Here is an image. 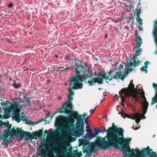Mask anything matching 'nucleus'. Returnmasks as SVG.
Segmentation results:
<instances>
[{
	"mask_svg": "<svg viewBox=\"0 0 157 157\" xmlns=\"http://www.w3.org/2000/svg\"><path fill=\"white\" fill-rule=\"evenodd\" d=\"M142 52V49L140 48L137 50L136 51L137 53L139 54V53H140Z\"/></svg>",
	"mask_w": 157,
	"mask_h": 157,
	"instance_id": "obj_45",
	"label": "nucleus"
},
{
	"mask_svg": "<svg viewBox=\"0 0 157 157\" xmlns=\"http://www.w3.org/2000/svg\"><path fill=\"white\" fill-rule=\"evenodd\" d=\"M146 103L147 104L146 105H143V113L142 114H140V118H141V120L142 119H145L146 117L144 115L147 112V109L148 108V102H146Z\"/></svg>",
	"mask_w": 157,
	"mask_h": 157,
	"instance_id": "obj_19",
	"label": "nucleus"
},
{
	"mask_svg": "<svg viewBox=\"0 0 157 157\" xmlns=\"http://www.w3.org/2000/svg\"><path fill=\"white\" fill-rule=\"evenodd\" d=\"M65 66L66 67H67L65 68H64V69H62V70H61V71H67L69 70L71 68V67L70 66L69 67H67V64Z\"/></svg>",
	"mask_w": 157,
	"mask_h": 157,
	"instance_id": "obj_36",
	"label": "nucleus"
},
{
	"mask_svg": "<svg viewBox=\"0 0 157 157\" xmlns=\"http://www.w3.org/2000/svg\"><path fill=\"white\" fill-rule=\"evenodd\" d=\"M19 100V101H20V98H18L17 99V100H16V101H17V100Z\"/></svg>",
	"mask_w": 157,
	"mask_h": 157,
	"instance_id": "obj_59",
	"label": "nucleus"
},
{
	"mask_svg": "<svg viewBox=\"0 0 157 157\" xmlns=\"http://www.w3.org/2000/svg\"><path fill=\"white\" fill-rule=\"evenodd\" d=\"M12 124H9L8 126H6V128H11V127L12 126Z\"/></svg>",
	"mask_w": 157,
	"mask_h": 157,
	"instance_id": "obj_54",
	"label": "nucleus"
},
{
	"mask_svg": "<svg viewBox=\"0 0 157 157\" xmlns=\"http://www.w3.org/2000/svg\"><path fill=\"white\" fill-rule=\"evenodd\" d=\"M87 113H83V114H79L78 115H81V117L82 118V119H84L85 117L87 115Z\"/></svg>",
	"mask_w": 157,
	"mask_h": 157,
	"instance_id": "obj_38",
	"label": "nucleus"
},
{
	"mask_svg": "<svg viewBox=\"0 0 157 157\" xmlns=\"http://www.w3.org/2000/svg\"><path fill=\"white\" fill-rule=\"evenodd\" d=\"M140 94L141 95V97L142 98V97H143L144 96H145V92L143 90H142V92H140Z\"/></svg>",
	"mask_w": 157,
	"mask_h": 157,
	"instance_id": "obj_42",
	"label": "nucleus"
},
{
	"mask_svg": "<svg viewBox=\"0 0 157 157\" xmlns=\"http://www.w3.org/2000/svg\"><path fill=\"white\" fill-rule=\"evenodd\" d=\"M89 116H87V117H85L84 120H85V124L86 125L85 126L86 128H90V125L88 124L89 121H88V118Z\"/></svg>",
	"mask_w": 157,
	"mask_h": 157,
	"instance_id": "obj_26",
	"label": "nucleus"
},
{
	"mask_svg": "<svg viewBox=\"0 0 157 157\" xmlns=\"http://www.w3.org/2000/svg\"><path fill=\"white\" fill-rule=\"evenodd\" d=\"M109 141L108 140V136H107V133L106 135L104 138L98 137L96 141L92 142L90 145V150L86 152L88 157H90L93 153H94L97 151L95 149V147L100 148L101 150H110Z\"/></svg>",
	"mask_w": 157,
	"mask_h": 157,
	"instance_id": "obj_4",
	"label": "nucleus"
},
{
	"mask_svg": "<svg viewBox=\"0 0 157 157\" xmlns=\"http://www.w3.org/2000/svg\"><path fill=\"white\" fill-rule=\"evenodd\" d=\"M57 130H71L74 131L75 136L79 137L82 135L84 132V128H56Z\"/></svg>",
	"mask_w": 157,
	"mask_h": 157,
	"instance_id": "obj_13",
	"label": "nucleus"
},
{
	"mask_svg": "<svg viewBox=\"0 0 157 157\" xmlns=\"http://www.w3.org/2000/svg\"><path fill=\"white\" fill-rule=\"evenodd\" d=\"M135 35L136 37L137 40V41H142V39H141L140 36L138 35V33L137 32L135 33Z\"/></svg>",
	"mask_w": 157,
	"mask_h": 157,
	"instance_id": "obj_29",
	"label": "nucleus"
},
{
	"mask_svg": "<svg viewBox=\"0 0 157 157\" xmlns=\"http://www.w3.org/2000/svg\"><path fill=\"white\" fill-rule=\"evenodd\" d=\"M116 108H117V110L118 111V114H122L121 116H123V109L119 106H117Z\"/></svg>",
	"mask_w": 157,
	"mask_h": 157,
	"instance_id": "obj_24",
	"label": "nucleus"
},
{
	"mask_svg": "<svg viewBox=\"0 0 157 157\" xmlns=\"http://www.w3.org/2000/svg\"><path fill=\"white\" fill-rule=\"evenodd\" d=\"M22 128H6L3 131L4 134L0 136V139L4 141V143H2V144H4L5 145H7L9 144V140L7 138L10 136V138L14 136H20V139H22L25 137L28 139L30 140L37 139V136L35 132L31 133L29 132L24 131L21 130Z\"/></svg>",
	"mask_w": 157,
	"mask_h": 157,
	"instance_id": "obj_2",
	"label": "nucleus"
},
{
	"mask_svg": "<svg viewBox=\"0 0 157 157\" xmlns=\"http://www.w3.org/2000/svg\"><path fill=\"white\" fill-rule=\"evenodd\" d=\"M50 81H51V80H48V82H50Z\"/></svg>",
	"mask_w": 157,
	"mask_h": 157,
	"instance_id": "obj_61",
	"label": "nucleus"
},
{
	"mask_svg": "<svg viewBox=\"0 0 157 157\" xmlns=\"http://www.w3.org/2000/svg\"><path fill=\"white\" fill-rule=\"evenodd\" d=\"M18 103L17 101L14 102L13 104H12L10 105L11 110L13 111H15L18 108Z\"/></svg>",
	"mask_w": 157,
	"mask_h": 157,
	"instance_id": "obj_22",
	"label": "nucleus"
},
{
	"mask_svg": "<svg viewBox=\"0 0 157 157\" xmlns=\"http://www.w3.org/2000/svg\"><path fill=\"white\" fill-rule=\"evenodd\" d=\"M140 113L138 112L131 115L127 114L126 113L124 114V116L130 119H132V120L135 119L136 122L138 124L141 120V118H140Z\"/></svg>",
	"mask_w": 157,
	"mask_h": 157,
	"instance_id": "obj_17",
	"label": "nucleus"
},
{
	"mask_svg": "<svg viewBox=\"0 0 157 157\" xmlns=\"http://www.w3.org/2000/svg\"><path fill=\"white\" fill-rule=\"evenodd\" d=\"M122 128H108L107 130L108 136L110 149L112 147L115 149H118L121 146L124 156L127 157H134L136 155L134 149H130L129 145L130 139H124Z\"/></svg>",
	"mask_w": 157,
	"mask_h": 157,
	"instance_id": "obj_1",
	"label": "nucleus"
},
{
	"mask_svg": "<svg viewBox=\"0 0 157 157\" xmlns=\"http://www.w3.org/2000/svg\"><path fill=\"white\" fill-rule=\"evenodd\" d=\"M39 155L42 156L41 157H49V155L48 154H46L45 153H41V154L40 153L39 154Z\"/></svg>",
	"mask_w": 157,
	"mask_h": 157,
	"instance_id": "obj_33",
	"label": "nucleus"
},
{
	"mask_svg": "<svg viewBox=\"0 0 157 157\" xmlns=\"http://www.w3.org/2000/svg\"><path fill=\"white\" fill-rule=\"evenodd\" d=\"M87 155H86L84 156V157H87Z\"/></svg>",
	"mask_w": 157,
	"mask_h": 157,
	"instance_id": "obj_64",
	"label": "nucleus"
},
{
	"mask_svg": "<svg viewBox=\"0 0 157 157\" xmlns=\"http://www.w3.org/2000/svg\"><path fill=\"white\" fill-rule=\"evenodd\" d=\"M139 55V54H135L133 58H130V60L132 61L133 60V62H130L127 64V65L129 67H131L132 65L134 66V67H135L140 65V63L141 62L139 61V59H138V61H136V60L137 58V56Z\"/></svg>",
	"mask_w": 157,
	"mask_h": 157,
	"instance_id": "obj_16",
	"label": "nucleus"
},
{
	"mask_svg": "<svg viewBox=\"0 0 157 157\" xmlns=\"http://www.w3.org/2000/svg\"><path fill=\"white\" fill-rule=\"evenodd\" d=\"M103 101L102 100H101L100 101V103H101Z\"/></svg>",
	"mask_w": 157,
	"mask_h": 157,
	"instance_id": "obj_58",
	"label": "nucleus"
},
{
	"mask_svg": "<svg viewBox=\"0 0 157 157\" xmlns=\"http://www.w3.org/2000/svg\"><path fill=\"white\" fill-rule=\"evenodd\" d=\"M94 112H95V109H91L90 110V114H92L93 113H94Z\"/></svg>",
	"mask_w": 157,
	"mask_h": 157,
	"instance_id": "obj_48",
	"label": "nucleus"
},
{
	"mask_svg": "<svg viewBox=\"0 0 157 157\" xmlns=\"http://www.w3.org/2000/svg\"><path fill=\"white\" fill-rule=\"evenodd\" d=\"M109 128H118L116 125L114 123H112V125L111 127H109Z\"/></svg>",
	"mask_w": 157,
	"mask_h": 157,
	"instance_id": "obj_46",
	"label": "nucleus"
},
{
	"mask_svg": "<svg viewBox=\"0 0 157 157\" xmlns=\"http://www.w3.org/2000/svg\"><path fill=\"white\" fill-rule=\"evenodd\" d=\"M129 71V72L132 71L133 70V69H130V68H128L127 69Z\"/></svg>",
	"mask_w": 157,
	"mask_h": 157,
	"instance_id": "obj_51",
	"label": "nucleus"
},
{
	"mask_svg": "<svg viewBox=\"0 0 157 157\" xmlns=\"http://www.w3.org/2000/svg\"><path fill=\"white\" fill-rule=\"evenodd\" d=\"M60 146L59 151H54L57 154L56 156V157H65L64 155L65 154V152L68 150L64 144H60Z\"/></svg>",
	"mask_w": 157,
	"mask_h": 157,
	"instance_id": "obj_14",
	"label": "nucleus"
},
{
	"mask_svg": "<svg viewBox=\"0 0 157 157\" xmlns=\"http://www.w3.org/2000/svg\"><path fill=\"white\" fill-rule=\"evenodd\" d=\"M132 82L133 80H132L128 85V87L121 89L119 92V95L123 102H124L125 101V97L130 96L132 94L131 92L132 90L134 89V85Z\"/></svg>",
	"mask_w": 157,
	"mask_h": 157,
	"instance_id": "obj_9",
	"label": "nucleus"
},
{
	"mask_svg": "<svg viewBox=\"0 0 157 157\" xmlns=\"http://www.w3.org/2000/svg\"><path fill=\"white\" fill-rule=\"evenodd\" d=\"M37 137L40 138L41 136L43 134V131L40 130L38 132H35Z\"/></svg>",
	"mask_w": 157,
	"mask_h": 157,
	"instance_id": "obj_27",
	"label": "nucleus"
},
{
	"mask_svg": "<svg viewBox=\"0 0 157 157\" xmlns=\"http://www.w3.org/2000/svg\"><path fill=\"white\" fill-rule=\"evenodd\" d=\"M73 99L72 96L68 95L67 101L66 102L60 109L59 113L66 114L74 111L72 101Z\"/></svg>",
	"mask_w": 157,
	"mask_h": 157,
	"instance_id": "obj_8",
	"label": "nucleus"
},
{
	"mask_svg": "<svg viewBox=\"0 0 157 157\" xmlns=\"http://www.w3.org/2000/svg\"><path fill=\"white\" fill-rule=\"evenodd\" d=\"M71 56L70 55H67L65 57V59L67 60L68 61H69L71 59Z\"/></svg>",
	"mask_w": 157,
	"mask_h": 157,
	"instance_id": "obj_39",
	"label": "nucleus"
},
{
	"mask_svg": "<svg viewBox=\"0 0 157 157\" xmlns=\"http://www.w3.org/2000/svg\"><path fill=\"white\" fill-rule=\"evenodd\" d=\"M153 86L156 91L155 96L152 98L151 102V105H153L155 103H157V84H156L153 83Z\"/></svg>",
	"mask_w": 157,
	"mask_h": 157,
	"instance_id": "obj_20",
	"label": "nucleus"
},
{
	"mask_svg": "<svg viewBox=\"0 0 157 157\" xmlns=\"http://www.w3.org/2000/svg\"><path fill=\"white\" fill-rule=\"evenodd\" d=\"M141 8H139L138 9H136V16L138 17H139L140 16V14L141 12Z\"/></svg>",
	"mask_w": 157,
	"mask_h": 157,
	"instance_id": "obj_32",
	"label": "nucleus"
},
{
	"mask_svg": "<svg viewBox=\"0 0 157 157\" xmlns=\"http://www.w3.org/2000/svg\"><path fill=\"white\" fill-rule=\"evenodd\" d=\"M142 98L144 99V102L143 103V105H146L147 104L146 103V102H148L147 101L146 98H145V96H144L142 97Z\"/></svg>",
	"mask_w": 157,
	"mask_h": 157,
	"instance_id": "obj_40",
	"label": "nucleus"
},
{
	"mask_svg": "<svg viewBox=\"0 0 157 157\" xmlns=\"http://www.w3.org/2000/svg\"><path fill=\"white\" fill-rule=\"evenodd\" d=\"M149 62L148 61H147L144 63L145 66L147 68V65H148Z\"/></svg>",
	"mask_w": 157,
	"mask_h": 157,
	"instance_id": "obj_44",
	"label": "nucleus"
},
{
	"mask_svg": "<svg viewBox=\"0 0 157 157\" xmlns=\"http://www.w3.org/2000/svg\"><path fill=\"white\" fill-rule=\"evenodd\" d=\"M98 89L99 90H101L102 89H101V88H98Z\"/></svg>",
	"mask_w": 157,
	"mask_h": 157,
	"instance_id": "obj_60",
	"label": "nucleus"
},
{
	"mask_svg": "<svg viewBox=\"0 0 157 157\" xmlns=\"http://www.w3.org/2000/svg\"><path fill=\"white\" fill-rule=\"evenodd\" d=\"M82 148L83 149V152L84 153L90 150V148L86 147V146H83Z\"/></svg>",
	"mask_w": 157,
	"mask_h": 157,
	"instance_id": "obj_28",
	"label": "nucleus"
},
{
	"mask_svg": "<svg viewBox=\"0 0 157 157\" xmlns=\"http://www.w3.org/2000/svg\"><path fill=\"white\" fill-rule=\"evenodd\" d=\"M134 97L136 98H137V96L135 94L134 95Z\"/></svg>",
	"mask_w": 157,
	"mask_h": 157,
	"instance_id": "obj_56",
	"label": "nucleus"
},
{
	"mask_svg": "<svg viewBox=\"0 0 157 157\" xmlns=\"http://www.w3.org/2000/svg\"><path fill=\"white\" fill-rule=\"evenodd\" d=\"M86 131L87 132V133L84 136L85 139H92L94 137L96 136L95 133H93L90 128H86Z\"/></svg>",
	"mask_w": 157,
	"mask_h": 157,
	"instance_id": "obj_18",
	"label": "nucleus"
},
{
	"mask_svg": "<svg viewBox=\"0 0 157 157\" xmlns=\"http://www.w3.org/2000/svg\"><path fill=\"white\" fill-rule=\"evenodd\" d=\"M108 35L107 34H106L105 35V36H104V38H105V39H106L108 37Z\"/></svg>",
	"mask_w": 157,
	"mask_h": 157,
	"instance_id": "obj_53",
	"label": "nucleus"
},
{
	"mask_svg": "<svg viewBox=\"0 0 157 157\" xmlns=\"http://www.w3.org/2000/svg\"><path fill=\"white\" fill-rule=\"evenodd\" d=\"M21 114L23 115L21 116L19 113L18 112H16L14 113V116L13 118L14 119L15 121L19 123L22 120L25 121L24 123L29 125V126H33L35 124H38V122H33L31 120H29L27 118L26 119L25 115H24V113L22 112Z\"/></svg>",
	"mask_w": 157,
	"mask_h": 157,
	"instance_id": "obj_10",
	"label": "nucleus"
},
{
	"mask_svg": "<svg viewBox=\"0 0 157 157\" xmlns=\"http://www.w3.org/2000/svg\"><path fill=\"white\" fill-rule=\"evenodd\" d=\"M13 6V4L12 3H10L8 6V7L9 8H11Z\"/></svg>",
	"mask_w": 157,
	"mask_h": 157,
	"instance_id": "obj_47",
	"label": "nucleus"
},
{
	"mask_svg": "<svg viewBox=\"0 0 157 157\" xmlns=\"http://www.w3.org/2000/svg\"><path fill=\"white\" fill-rule=\"evenodd\" d=\"M74 61L75 63L72 66L76 72L75 75L78 77L81 81L83 82L90 77L88 74L90 73L89 71L82 65L80 61L78 59L74 60Z\"/></svg>",
	"mask_w": 157,
	"mask_h": 157,
	"instance_id": "obj_5",
	"label": "nucleus"
},
{
	"mask_svg": "<svg viewBox=\"0 0 157 157\" xmlns=\"http://www.w3.org/2000/svg\"><path fill=\"white\" fill-rule=\"evenodd\" d=\"M62 98V97L61 96H59L58 97V100H60Z\"/></svg>",
	"mask_w": 157,
	"mask_h": 157,
	"instance_id": "obj_52",
	"label": "nucleus"
},
{
	"mask_svg": "<svg viewBox=\"0 0 157 157\" xmlns=\"http://www.w3.org/2000/svg\"><path fill=\"white\" fill-rule=\"evenodd\" d=\"M152 157H157V155L155 152H152Z\"/></svg>",
	"mask_w": 157,
	"mask_h": 157,
	"instance_id": "obj_43",
	"label": "nucleus"
},
{
	"mask_svg": "<svg viewBox=\"0 0 157 157\" xmlns=\"http://www.w3.org/2000/svg\"><path fill=\"white\" fill-rule=\"evenodd\" d=\"M94 129L95 131V133L96 136L98 135L99 133H101L104 132L103 130L101 128L100 129H98L97 128H94Z\"/></svg>",
	"mask_w": 157,
	"mask_h": 157,
	"instance_id": "obj_25",
	"label": "nucleus"
},
{
	"mask_svg": "<svg viewBox=\"0 0 157 157\" xmlns=\"http://www.w3.org/2000/svg\"><path fill=\"white\" fill-rule=\"evenodd\" d=\"M136 19L137 22H139V23L140 24V25L141 26L143 24V20H142L141 18L139 17H137L136 18Z\"/></svg>",
	"mask_w": 157,
	"mask_h": 157,
	"instance_id": "obj_30",
	"label": "nucleus"
},
{
	"mask_svg": "<svg viewBox=\"0 0 157 157\" xmlns=\"http://www.w3.org/2000/svg\"><path fill=\"white\" fill-rule=\"evenodd\" d=\"M123 65L122 64H121L120 65V66L119 67V68H123Z\"/></svg>",
	"mask_w": 157,
	"mask_h": 157,
	"instance_id": "obj_50",
	"label": "nucleus"
},
{
	"mask_svg": "<svg viewBox=\"0 0 157 157\" xmlns=\"http://www.w3.org/2000/svg\"><path fill=\"white\" fill-rule=\"evenodd\" d=\"M106 83H109V82H108V81H106Z\"/></svg>",
	"mask_w": 157,
	"mask_h": 157,
	"instance_id": "obj_63",
	"label": "nucleus"
},
{
	"mask_svg": "<svg viewBox=\"0 0 157 157\" xmlns=\"http://www.w3.org/2000/svg\"><path fill=\"white\" fill-rule=\"evenodd\" d=\"M59 68L62 69H64V67H59Z\"/></svg>",
	"mask_w": 157,
	"mask_h": 157,
	"instance_id": "obj_57",
	"label": "nucleus"
},
{
	"mask_svg": "<svg viewBox=\"0 0 157 157\" xmlns=\"http://www.w3.org/2000/svg\"><path fill=\"white\" fill-rule=\"evenodd\" d=\"M95 75V76H100V75H98L97 72L96 71L94 73V75Z\"/></svg>",
	"mask_w": 157,
	"mask_h": 157,
	"instance_id": "obj_49",
	"label": "nucleus"
},
{
	"mask_svg": "<svg viewBox=\"0 0 157 157\" xmlns=\"http://www.w3.org/2000/svg\"><path fill=\"white\" fill-rule=\"evenodd\" d=\"M138 29H139V31H140V30H142V27H140V26H139V27H138Z\"/></svg>",
	"mask_w": 157,
	"mask_h": 157,
	"instance_id": "obj_55",
	"label": "nucleus"
},
{
	"mask_svg": "<svg viewBox=\"0 0 157 157\" xmlns=\"http://www.w3.org/2000/svg\"><path fill=\"white\" fill-rule=\"evenodd\" d=\"M135 151L137 152V154L139 153V154L141 156H143L142 155H144L145 156H150V157H152V152L153 151H152V150L150 149L149 147L144 148L141 151H140L139 148L136 149Z\"/></svg>",
	"mask_w": 157,
	"mask_h": 157,
	"instance_id": "obj_12",
	"label": "nucleus"
},
{
	"mask_svg": "<svg viewBox=\"0 0 157 157\" xmlns=\"http://www.w3.org/2000/svg\"><path fill=\"white\" fill-rule=\"evenodd\" d=\"M20 85L19 84L16 85L15 83H14L13 84V86L14 87L15 89H19L20 88Z\"/></svg>",
	"mask_w": 157,
	"mask_h": 157,
	"instance_id": "obj_37",
	"label": "nucleus"
},
{
	"mask_svg": "<svg viewBox=\"0 0 157 157\" xmlns=\"http://www.w3.org/2000/svg\"><path fill=\"white\" fill-rule=\"evenodd\" d=\"M67 114L70 115V121L72 122L69 128H84L86 126L84 120L81 117V115H78L77 112L74 111Z\"/></svg>",
	"mask_w": 157,
	"mask_h": 157,
	"instance_id": "obj_6",
	"label": "nucleus"
},
{
	"mask_svg": "<svg viewBox=\"0 0 157 157\" xmlns=\"http://www.w3.org/2000/svg\"><path fill=\"white\" fill-rule=\"evenodd\" d=\"M139 128H135V129H134V130H136L137 129H139Z\"/></svg>",
	"mask_w": 157,
	"mask_h": 157,
	"instance_id": "obj_62",
	"label": "nucleus"
},
{
	"mask_svg": "<svg viewBox=\"0 0 157 157\" xmlns=\"http://www.w3.org/2000/svg\"><path fill=\"white\" fill-rule=\"evenodd\" d=\"M113 72V71L110 70L108 73L107 74L104 72L103 74L100 73V75L101 78L98 77L93 78L92 79H90V80L88 81V82L91 86H93L95 85V83H97L98 84H103V79H105L106 80H109L111 81L112 79H120L122 80L123 81L125 77V74H122V72L121 71H117L115 73L116 75H114L113 77H111L110 78V76L111 75V74Z\"/></svg>",
	"mask_w": 157,
	"mask_h": 157,
	"instance_id": "obj_3",
	"label": "nucleus"
},
{
	"mask_svg": "<svg viewBox=\"0 0 157 157\" xmlns=\"http://www.w3.org/2000/svg\"><path fill=\"white\" fill-rule=\"evenodd\" d=\"M147 68V67H145V66H143L140 69L141 70H142L143 71L145 72L146 73H147V70L146 69Z\"/></svg>",
	"mask_w": 157,
	"mask_h": 157,
	"instance_id": "obj_35",
	"label": "nucleus"
},
{
	"mask_svg": "<svg viewBox=\"0 0 157 157\" xmlns=\"http://www.w3.org/2000/svg\"><path fill=\"white\" fill-rule=\"evenodd\" d=\"M84 140L80 139L79 146L82 145L83 146H85L89 144V146L90 147L91 143H90L87 140V139H85L84 137Z\"/></svg>",
	"mask_w": 157,
	"mask_h": 157,
	"instance_id": "obj_21",
	"label": "nucleus"
},
{
	"mask_svg": "<svg viewBox=\"0 0 157 157\" xmlns=\"http://www.w3.org/2000/svg\"><path fill=\"white\" fill-rule=\"evenodd\" d=\"M67 117L59 116L56 118L55 122L56 128H69L72 124L70 121V115Z\"/></svg>",
	"mask_w": 157,
	"mask_h": 157,
	"instance_id": "obj_7",
	"label": "nucleus"
},
{
	"mask_svg": "<svg viewBox=\"0 0 157 157\" xmlns=\"http://www.w3.org/2000/svg\"><path fill=\"white\" fill-rule=\"evenodd\" d=\"M71 86V89L74 90H78L82 89L83 87L82 82L79 78L78 77L74 75L70 78Z\"/></svg>",
	"mask_w": 157,
	"mask_h": 157,
	"instance_id": "obj_11",
	"label": "nucleus"
},
{
	"mask_svg": "<svg viewBox=\"0 0 157 157\" xmlns=\"http://www.w3.org/2000/svg\"><path fill=\"white\" fill-rule=\"evenodd\" d=\"M23 97L24 99V101L27 102H28L30 103H31V101L30 99H31V98H30L27 97V94L25 93H23Z\"/></svg>",
	"mask_w": 157,
	"mask_h": 157,
	"instance_id": "obj_23",
	"label": "nucleus"
},
{
	"mask_svg": "<svg viewBox=\"0 0 157 157\" xmlns=\"http://www.w3.org/2000/svg\"><path fill=\"white\" fill-rule=\"evenodd\" d=\"M72 89H71H71H69L68 90L69 95H68L73 96L74 95V93Z\"/></svg>",
	"mask_w": 157,
	"mask_h": 157,
	"instance_id": "obj_34",
	"label": "nucleus"
},
{
	"mask_svg": "<svg viewBox=\"0 0 157 157\" xmlns=\"http://www.w3.org/2000/svg\"><path fill=\"white\" fill-rule=\"evenodd\" d=\"M45 111L47 112V113L46 114V116L45 118L44 119H41L38 121H36V122H38L39 123L44 121L46 123H49L50 121L52 119V118L55 117V115L58 113L57 112H56L53 113L51 115H50V111L47 110H45Z\"/></svg>",
	"mask_w": 157,
	"mask_h": 157,
	"instance_id": "obj_15",
	"label": "nucleus"
},
{
	"mask_svg": "<svg viewBox=\"0 0 157 157\" xmlns=\"http://www.w3.org/2000/svg\"><path fill=\"white\" fill-rule=\"evenodd\" d=\"M140 154L139 153L138 154H136V155L134 157H146V156H145L144 155H142L143 156H141L139 154Z\"/></svg>",
	"mask_w": 157,
	"mask_h": 157,
	"instance_id": "obj_41",
	"label": "nucleus"
},
{
	"mask_svg": "<svg viewBox=\"0 0 157 157\" xmlns=\"http://www.w3.org/2000/svg\"><path fill=\"white\" fill-rule=\"evenodd\" d=\"M142 43L141 41H137L136 43L135 48L136 49L139 48Z\"/></svg>",
	"mask_w": 157,
	"mask_h": 157,
	"instance_id": "obj_31",
	"label": "nucleus"
}]
</instances>
